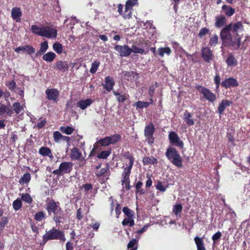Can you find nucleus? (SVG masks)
<instances>
[{
  "instance_id": "nucleus-1",
  "label": "nucleus",
  "mask_w": 250,
  "mask_h": 250,
  "mask_svg": "<svg viewBox=\"0 0 250 250\" xmlns=\"http://www.w3.org/2000/svg\"><path fill=\"white\" fill-rule=\"evenodd\" d=\"M244 30V26L241 21H237L235 23L231 22L226 25L220 32V37L223 42L227 40L231 41V45L236 46V48H239L240 46V38H238L236 42L232 41V37L231 34L238 36L239 31Z\"/></svg>"
},
{
  "instance_id": "nucleus-2",
  "label": "nucleus",
  "mask_w": 250,
  "mask_h": 250,
  "mask_svg": "<svg viewBox=\"0 0 250 250\" xmlns=\"http://www.w3.org/2000/svg\"><path fill=\"white\" fill-rule=\"evenodd\" d=\"M46 209L49 215H53V220L56 224L62 222V219L64 218V213L59 202L51 199L46 204Z\"/></svg>"
},
{
  "instance_id": "nucleus-3",
  "label": "nucleus",
  "mask_w": 250,
  "mask_h": 250,
  "mask_svg": "<svg viewBox=\"0 0 250 250\" xmlns=\"http://www.w3.org/2000/svg\"><path fill=\"white\" fill-rule=\"evenodd\" d=\"M46 233L42 236L41 245H44L47 241L51 240H60L62 242H64L66 240L64 232L62 230L53 228L49 231H46Z\"/></svg>"
},
{
  "instance_id": "nucleus-4",
  "label": "nucleus",
  "mask_w": 250,
  "mask_h": 250,
  "mask_svg": "<svg viewBox=\"0 0 250 250\" xmlns=\"http://www.w3.org/2000/svg\"><path fill=\"white\" fill-rule=\"evenodd\" d=\"M167 159L175 166L178 168L183 167V159L176 149L173 147L167 148L165 153Z\"/></svg>"
},
{
  "instance_id": "nucleus-5",
  "label": "nucleus",
  "mask_w": 250,
  "mask_h": 250,
  "mask_svg": "<svg viewBox=\"0 0 250 250\" xmlns=\"http://www.w3.org/2000/svg\"><path fill=\"white\" fill-rule=\"evenodd\" d=\"M195 89L203 95L204 98L208 101L213 103L216 100L215 94L212 92L210 89L200 84H197L195 86Z\"/></svg>"
},
{
  "instance_id": "nucleus-6",
  "label": "nucleus",
  "mask_w": 250,
  "mask_h": 250,
  "mask_svg": "<svg viewBox=\"0 0 250 250\" xmlns=\"http://www.w3.org/2000/svg\"><path fill=\"white\" fill-rule=\"evenodd\" d=\"M73 163L70 162H62L58 169L53 171V173L58 176L69 173L72 170Z\"/></svg>"
},
{
  "instance_id": "nucleus-7",
  "label": "nucleus",
  "mask_w": 250,
  "mask_h": 250,
  "mask_svg": "<svg viewBox=\"0 0 250 250\" xmlns=\"http://www.w3.org/2000/svg\"><path fill=\"white\" fill-rule=\"evenodd\" d=\"M155 132V127L152 123H150L145 127L144 130V135L147 143L151 145L154 143V138L153 134Z\"/></svg>"
},
{
  "instance_id": "nucleus-8",
  "label": "nucleus",
  "mask_w": 250,
  "mask_h": 250,
  "mask_svg": "<svg viewBox=\"0 0 250 250\" xmlns=\"http://www.w3.org/2000/svg\"><path fill=\"white\" fill-rule=\"evenodd\" d=\"M138 4V0H127L125 5V10L123 14V17L125 19H129L131 18V10L135 5Z\"/></svg>"
},
{
  "instance_id": "nucleus-9",
  "label": "nucleus",
  "mask_w": 250,
  "mask_h": 250,
  "mask_svg": "<svg viewBox=\"0 0 250 250\" xmlns=\"http://www.w3.org/2000/svg\"><path fill=\"white\" fill-rule=\"evenodd\" d=\"M57 30L51 26H43L41 37L48 39H55L57 36Z\"/></svg>"
},
{
  "instance_id": "nucleus-10",
  "label": "nucleus",
  "mask_w": 250,
  "mask_h": 250,
  "mask_svg": "<svg viewBox=\"0 0 250 250\" xmlns=\"http://www.w3.org/2000/svg\"><path fill=\"white\" fill-rule=\"evenodd\" d=\"M114 48L122 57L129 56L133 51L132 49L129 47L127 45H116Z\"/></svg>"
},
{
  "instance_id": "nucleus-11",
  "label": "nucleus",
  "mask_w": 250,
  "mask_h": 250,
  "mask_svg": "<svg viewBox=\"0 0 250 250\" xmlns=\"http://www.w3.org/2000/svg\"><path fill=\"white\" fill-rule=\"evenodd\" d=\"M168 139L170 143L173 145L179 147L180 148L184 147L183 141L180 140L179 137L175 132H170L168 134Z\"/></svg>"
},
{
  "instance_id": "nucleus-12",
  "label": "nucleus",
  "mask_w": 250,
  "mask_h": 250,
  "mask_svg": "<svg viewBox=\"0 0 250 250\" xmlns=\"http://www.w3.org/2000/svg\"><path fill=\"white\" fill-rule=\"evenodd\" d=\"M45 93L48 100L53 101L54 102H57L59 101L60 93L57 89L48 88L45 90Z\"/></svg>"
},
{
  "instance_id": "nucleus-13",
  "label": "nucleus",
  "mask_w": 250,
  "mask_h": 250,
  "mask_svg": "<svg viewBox=\"0 0 250 250\" xmlns=\"http://www.w3.org/2000/svg\"><path fill=\"white\" fill-rule=\"evenodd\" d=\"M201 56L205 62L209 63L213 60L214 55L209 47H204L201 49Z\"/></svg>"
},
{
  "instance_id": "nucleus-14",
  "label": "nucleus",
  "mask_w": 250,
  "mask_h": 250,
  "mask_svg": "<svg viewBox=\"0 0 250 250\" xmlns=\"http://www.w3.org/2000/svg\"><path fill=\"white\" fill-rule=\"evenodd\" d=\"M221 86L226 89L238 86V83L237 80L233 77H229L223 80L221 83Z\"/></svg>"
},
{
  "instance_id": "nucleus-15",
  "label": "nucleus",
  "mask_w": 250,
  "mask_h": 250,
  "mask_svg": "<svg viewBox=\"0 0 250 250\" xmlns=\"http://www.w3.org/2000/svg\"><path fill=\"white\" fill-rule=\"evenodd\" d=\"M13 114V110L11 108L10 104H7L6 105L4 104H0V115H7L11 117Z\"/></svg>"
},
{
  "instance_id": "nucleus-16",
  "label": "nucleus",
  "mask_w": 250,
  "mask_h": 250,
  "mask_svg": "<svg viewBox=\"0 0 250 250\" xmlns=\"http://www.w3.org/2000/svg\"><path fill=\"white\" fill-rule=\"evenodd\" d=\"M14 50L18 53H19L20 51H22L30 55L35 53V49L30 45L18 47L14 49Z\"/></svg>"
},
{
  "instance_id": "nucleus-17",
  "label": "nucleus",
  "mask_w": 250,
  "mask_h": 250,
  "mask_svg": "<svg viewBox=\"0 0 250 250\" xmlns=\"http://www.w3.org/2000/svg\"><path fill=\"white\" fill-rule=\"evenodd\" d=\"M105 84H103V87L107 92L111 91L115 84L114 79L110 76H107L105 78Z\"/></svg>"
},
{
  "instance_id": "nucleus-18",
  "label": "nucleus",
  "mask_w": 250,
  "mask_h": 250,
  "mask_svg": "<svg viewBox=\"0 0 250 250\" xmlns=\"http://www.w3.org/2000/svg\"><path fill=\"white\" fill-rule=\"evenodd\" d=\"M22 16V12L20 8L15 7L12 8L11 11V17L12 19L18 22H21V17Z\"/></svg>"
},
{
  "instance_id": "nucleus-19",
  "label": "nucleus",
  "mask_w": 250,
  "mask_h": 250,
  "mask_svg": "<svg viewBox=\"0 0 250 250\" xmlns=\"http://www.w3.org/2000/svg\"><path fill=\"white\" fill-rule=\"evenodd\" d=\"M232 104V102L231 101H229L228 100H223L219 104V106L217 108L218 113L221 115L223 114L225 108L229 106L231 104Z\"/></svg>"
},
{
  "instance_id": "nucleus-20",
  "label": "nucleus",
  "mask_w": 250,
  "mask_h": 250,
  "mask_svg": "<svg viewBox=\"0 0 250 250\" xmlns=\"http://www.w3.org/2000/svg\"><path fill=\"white\" fill-rule=\"evenodd\" d=\"M226 22L227 18L225 16L220 15L215 17V26L216 28H219L223 27Z\"/></svg>"
},
{
  "instance_id": "nucleus-21",
  "label": "nucleus",
  "mask_w": 250,
  "mask_h": 250,
  "mask_svg": "<svg viewBox=\"0 0 250 250\" xmlns=\"http://www.w3.org/2000/svg\"><path fill=\"white\" fill-rule=\"evenodd\" d=\"M183 120L187 125L190 126L194 124V120L192 118V115L191 113L186 110L183 114Z\"/></svg>"
},
{
  "instance_id": "nucleus-22",
  "label": "nucleus",
  "mask_w": 250,
  "mask_h": 250,
  "mask_svg": "<svg viewBox=\"0 0 250 250\" xmlns=\"http://www.w3.org/2000/svg\"><path fill=\"white\" fill-rule=\"evenodd\" d=\"M55 67L59 71L66 72L68 71L69 65L67 62L62 61H58L55 64Z\"/></svg>"
},
{
  "instance_id": "nucleus-23",
  "label": "nucleus",
  "mask_w": 250,
  "mask_h": 250,
  "mask_svg": "<svg viewBox=\"0 0 250 250\" xmlns=\"http://www.w3.org/2000/svg\"><path fill=\"white\" fill-rule=\"evenodd\" d=\"M222 10L226 16L230 17L234 15L235 9L229 5L224 4L222 7Z\"/></svg>"
},
{
  "instance_id": "nucleus-24",
  "label": "nucleus",
  "mask_w": 250,
  "mask_h": 250,
  "mask_svg": "<svg viewBox=\"0 0 250 250\" xmlns=\"http://www.w3.org/2000/svg\"><path fill=\"white\" fill-rule=\"evenodd\" d=\"M93 102V100L91 99L81 100L77 103V106L81 109L84 110L88 106H90L92 104Z\"/></svg>"
},
{
  "instance_id": "nucleus-25",
  "label": "nucleus",
  "mask_w": 250,
  "mask_h": 250,
  "mask_svg": "<svg viewBox=\"0 0 250 250\" xmlns=\"http://www.w3.org/2000/svg\"><path fill=\"white\" fill-rule=\"evenodd\" d=\"M39 153H40V154L43 156H48L51 159H52L53 158V155L52 154L51 150L48 147H41L39 150Z\"/></svg>"
},
{
  "instance_id": "nucleus-26",
  "label": "nucleus",
  "mask_w": 250,
  "mask_h": 250,
  "mask_svg": "<svg viewBox=\"0 0 250 250\" xmlns=\"http://www.w3.org/2000/svg\"><path fill=\"white\" fill-rule=\"evenodd\" d=\"M82 156V153L77 147H74L71 150L70 158L72 160H79Z\"/></svg>"
},
{
  "instance_id": "nucleus-27",
  "label": "nucleus",
  "mask_w": 250,
  "mask_h": 250,
  "mask_svg": "<svg viewBox=\"0 0 250 250\" xmlns=\"http://www.w3.org/2000/svg\"><path fill=\"white\" fill-rule=\"evenodd\" d=\"M194 240L197 247V250H206L202 238L196 236L194 237Z\"/></svg>"
},
{
  "instance_id": "nucleus-28",
  "label": "nucleus",
  "mask_w": 250,
  "mask_h": 250,
  "mask_svg": "<svg viewBox=\"0 0 250 250\" xmlns=\"http://www.w3.org/2000/svg\"><path fill=\"white\" fill-rule=\"evenodd\" d=\"M110 172L109 167H106L105 168H102L99 170H97L95 172V175L97 178H100L102 176H109Z\"/></svg>"
},
{
  "instance_id": "nucleus-29",
  "label": "nucleus",
  "mask_w": 250,
  "mask_h": 250,
  "mask_svg": "<svg viewBox=\"0 0 250 250\" xmlns=\"http://www.w3.org/2000/svg\"><path fill=\"white\" fill-rule=\"evenodd\" d=\"M142 161L144 165H155L158 163V160L152 156L144 157Z\"/></svg>"
},
{
  "instance_id": "nucleus-30",
  "label": "nucleus",
  "mask_w": 250,
  "mask_h": 250,
  "mask_svg": "<svg viewBox=\"0 0 250 250\" xmlns=\"http://www.w3.org/2000/svg\"><path fill=\"white\" fill-rule=\"evenodd\" d=\"M226 62L228 66H234L237 64V61L232 53L229 55Z\"/></svg>"
},
{
  "instance_id": "nucleus-31",
  "label": "nucleus",
  "mask_w": 250,
  "mask_h": 250,
  "mask_svg": "<svg viewBox=\"0 0 250 250\" xmlns=\"http://www.w3.org/2000/svg\"><path fill=\"white\" fill-rule=\"evenodd\" d=\"M48 48L47 41H44L41 44L40 48L36 54V57L41 56L44 54Z\"/></svg>"
},
{
  "instance_id": "nucleus-32",
  "label": "nucleus",
  "mask_w": 250,
  "mask_h": 250,
  "mask_svg": "<svg viewBox=\"0 0 250 250\" xmlns=\"http://www.w3.org/2000/svg\"><path fill=\"white\" fill-rule=\"evenodd\" d=\"M31 179V174L29 172L24 173L20 179L19 183L21 185L28 184Z\"/></svg>"
},
{
  "instance_id": "nucleus-33",
  "label": "nucleus",
  "mask_w": 250,
  "mask_h": 250,
  "mask_svg": "<svg viewBox=\"0 0 250 250\" xmlns=\"http://www.w3.org/2000/svg\"><path fill=\"white\" fill-rule=\"evenodd\" d=\"M56 55L53 52H49L43 54L42 59L48 62H52L55 59Z\"/></svg>"
},
{
  "instance_id": "nucleus-34",
  "label": "nucleus",
  "mask_w": 250,
  "mask_h": 250,
  "mask_svg": "<svg viewBox=\"0 0 250 250\" xmlns=\"http://www.w3.org/2000/svg\"><path fill=\"white\" fill-rule=\"evenodd\" d=\"M123 157L125 159L129 160V165L127 167H133L135 161L133 154L129 151H127L123 154Z\"/></svg>"
},
{
  "instance_id": "nucleus-35",
  "label": "nucleus",
  "mask_w": 250,
  "mask_h": 250,
  "mask_svg": "<svg viewBox=\"0 0 250 250\" xmlns=\"http://www.w3.org/2000/svg\"><path fill=\"white\" fill-rule=\"evenodd\" d=\"M171 53V50L169 47H160L158 49V54L159 56L163 57L164 54L169 56Z\"/></svg>"
},
{
  "instance_id": "nucleus-36",
  "label": "nucleus",
  "mask_w": 250,
  "mask_h": 250,
  "mask_svg": "<svg viewBox=\"0 0 250 250\" xmlns=\"http://www.w3.org/2000/svg\"><path fill=\"white\" fill-rule=\"evenodd\" d=\"M111 153V149L107 150L102 151L97 155V157L99 159H106Z\"/></svg>"
},
{
  "instance_id": "nucleus-37",
  "label": "nucleus",
  "mask_w": 250,
  "mask_h": 250,
  "mask_svg": "<svg viewBox=\"0 0 250 250\" xmlns=\"http://www.w3.org/2000/svg\"><path fill=\"white\" fill-rule=\"evenodd\" d=\"M110 145H114L121 140V136L120 134H116L108 136Z\"/></svg>"
},
{
  "instance_id": "nucleus-38",
  "label": "nucleus",
  "mask_w": 250,
  "mask_h": 250,
  "mask_svg": "<svg viewBox=\"0 0 250 250\" xmlns=\"http://www.w3.org/2000/svg\"><path fill=\"white\" fill-rule=\"evenodd\" d=\"M143 185V183L142 182L139 181H138L135 185V188H136V191L135 193L136 194H139L140 195H143L145 194V191L144 189L142 188V186Z\"/></svg>"
},
{
  "instance_id": "nucleus-39",
  "label": "nucleus",
  "mask_w": 250,
  "mask_h": 250,
  "mask_svg": "<svg viewBox=\"0 0 250 250\" xmlns=\"http://www.w3.org/2000/svg\"><path fill=\"white\" fill-rule=\"evenodd\" d=\"M60 130L63 133L71 135L74 132V129L68 125L66 126H62L60 127Z\"/></svg>"
},
{
  "instance_id": "nucleus-40",
  "label": "nucleus",
  "mask_w": 250,
  "mask_h": 250,
  "mask_svg": "<svg viewBox=\"0 0 250 250\" xmlns=\"http://www.w3.org/2000/svg\"><path fill=\"white\" fill-rule=\"evenodd\" d=\"M13 110L17 114H20L22 110H23V107L21 103L19 102H16L13 104Z\"/></svg>"
},
{
  "instance_id": "nucleus-41",
  "label": "nucleus",
  "mask_w": 250,
  "mask_h": 250,
  "mask_svg": "<svg viewBox=\"0 0 250 250\" xmlns=\"http://www.w3.org/2000/svg\"><path fill=\"white\" fill-rule=\"evenodd\" d=\"M133 217H127L125 218L122 223L123 226H128L132 227L134 225V221L132 218Z\"/></svg>"
},
{
  "instance_id": "nucleus-42",
  "label": "nucleus",
  "mask_w": 250,
  "mask_h": 250,
  "mask_svg": "<svg viewBox=\"0 0 250 250\" xmlns=\"http://www.w3.org/2000/svg\"><path fill=\"white\" fill-rule=\"evenodd\" d=\"M43 27H39L36 25H33L31 26V29L32 32L35 34L38 35L40 36H42L41 33L42 31Z\"/></svg>"
},
{
  "instance_id": "nucleus-43",
  "label": "nucleus",
  "mask_w": 250,
  "mask_h": 250,
  "mask_svg": "<svg viewBox=\"0 0 250 250\" xmlns=\"http://www.w3.org/2000/svg\"><path fill=\"white\" fill-rule=\"evenodd\" d=\"M182 209V205L181 204H178L173 206L172 211L175 215L178 216L180 214Z\"/></svg>"
},
{
  "instance_id": "nucleus-44",
  "label": "nucleus",
  "mask_w": 250,
  "mask_h": 250,
  "mask_svg": "<svg viewBox=\"0 0 250 250\" xmlns=\"http://www.w3.org/2000/svg\"><path fill=\"white\" fill-rule=\"evenodd\" d=\"M45 218V214L43 211H40L37 212L34 217L35 220L37 221H42Z\"/></svg>"
},
{
  "instance_id": "nucleus-45",
  "label": "nucleus",
  "mask_w": 250,
  "mask_h": 250,
  "mask_svg": "<svg viewBox=\"0 0 250 250\" xmlns=\"http://www.w3.org/2000/svg\"><path fill=\"white\" fill-rule=\"evenodd\" d=\"M113 93L114 95L117 97V101L119 103H123L127 99V97L125 95H121L115 91H113Z\"/></svg>"
},
{
  "instance_id": "nucleus-46",
  "label": "nucleus",
  "mask_w": 250,
  "mask_h": 250,
  "mask_svg": "<svg viewBox=\"0 0 250 250\" xmlns=\"http://www.w3.org/2000/svg\"><path fill=\"white\" fill-rule=\"evenodd\" d=\"M54 50L58 54H61L62 52L63 47L62 45L59 42H55L53 45Z\"/></svg>"
},
{
  "instance_id": "nucleus-47",
  "label": "nucleus",
  "mask_w": 250,
  "mask_h": 250,
  "mask_svg": "<svg viewBox=\"0 0 250 250\" xmlns=\"http://www.w3.org/2000/svg\"><path fill=\"white\" fill-rule=\"evenodd\" d=\"M22 205V202L19 198L17 199L13 202V207L16 211L19 210L21 208Z\"/></svg>"
},
{
  "instance_id": "nucleus-48",
  "label": "nucleus",
  "mask_w": 250,
  "mask_h": 250,
  "mask_svg": "<svg viewBox=\"0 0 250 250\" xmlns=\"http://www.w3.org/2000/svg\"><path fill=\"white\" fill-rule=\"evenodd\" d=\"M97 143L102 146H106L110 145L108 136L100 139Z\"/></svg>"
},
{
  "instance_id": "nucleus-49",
  "label": "nucleus",
  "mask_w": 250,
  "mask_h": 250,
  "mask_svg": "<svg viewBox=\"0 0 250 250\" xmlns=\"http://www.w3.org/2000/svg\"><path fill=\"white\" fill-rule=\"evenodd\" d=\"M123 211L128 217H133L135 215L134 211L132 210L127 207L123 208Z\"/></svg>"
},
{
  "instance_id": "nucleus-50",
  "label": "nucleus",
  "mask_w": 250,
  "mask_h": 250,
  "mask_svg": "<svg viewBox=\"0 0 250 250\" xmlns=\"http://www.w3.org/2000/svg\"><path fill=\"white\" fill-rule=\"evenodd\" d=\"M100 62L98 61H94L91 65V67L90 69V72L92 74H94L98 70L99 66H100Z\"/></svg>"
},
{
  "instance_id": "nucleus-51",
  "label": "nucleus",
  "mask_w": 250,
  "mask_h": 250,
  "mask_svg": "<svg viewBox=\"0 0 250 250\" xmlns=\"http://www.w3.org/2000/svg\"><path fill=\"white\" fill-rule=\"evenodd\" d=\"M21 199L27 203L30 204L32 202V199L28 193H22L21 195Z\"/></svg>"
},
{
  "instance_id": "nucleus-52",
  "label": "nucleus",
  "mask_w": 250,
  "mask_h": 250,
  "mask_svg": "<svg viewBox=\"0 0 250 250\" xmlns=\"http://www.w3.org/2000/svg\"><path fill=\"white\" fill-rule=\"evenodd\" d=\"M135 105L137 108H146L149 106L148 102L139 101L135 103Z\"/></svg>"
},
{
  "instance_id": "nucleus-53",
  "label": "nucleus",
  "mask_w": 250,
  "mask_h": 250,
  "mask_svg": "<svg viewBox=\"0 0 250 250\" xmlns=\"http://www.w3.org/2000/svg\"><path fill=\"white\" fill-rule=\"evenodd\" d=\"M218 37L216 34L214 35L210 38L209 41V45L211 46H215L218 43Z\"/></svg>"
},
{
  "instance_id": "nucleus-54",
  "label": "nucleus",
  "mask_w": 250,
  "mask_h": 250,
  "mask_svg": "<svg viewBox=\"0 0 250 250\" xmlns=\"http://www.w3.org/2000/svg\"><path fill=\"white\" fill-rule=\"evenodd\" d=\"M214 82L216 85V90H218L221 83V77L218 73H216L214 77Z\"/></svg>"
},
{
  "instance_id": "nucleus-55",
  "label": "nucleus",
  "mask_w": 250,
  "mask_h": 250,
  "mask_svg": "<svg viewBox=\"0 0 250 250\" xmlns=\"http://www.w3.org/2000/svg\"><path fill=\"white\" fill-rule=\"evenodd\" d=\"M132 168V167H125L124 169L123 172L122 174V177L123 178L129 177Z\"/></svg>"
},
{
  "instance_id": "nucleus-56",
  "label": "nucleus",
  "mask_w": 250,
  "mask_h": 250,
  "mask_svg": "<svg viewBox=\"0 0 250 250\" xmlns=\"http://www.w3.org/2000/svg\"><path fill=\"white\" fill-rule=\"evenodd\" d=\"M5 85L10 90H14L16 88V83L14 80L6 82Z\"/></svg>"
},
{
  "instance_id": "nucleus-57",
  "label": "nucleus",
  "mask_w": 250,
  "mask_h": 250,
  "mask_svg": "<svg viewBox=\"0 0 250 250\" xmlns=\"http://www.w3.org/2000/svg\"><path fill=\"white\" fill-rule=\"evenodd\" d=\"M62 135L59 131H55L53 133L54 141L56 143L59 142L62 139Z\"/></svg>"
},
{
  "instance_id": "nucleus-58",
  "label": "nucleus",
  "mask_w": 250,
  "mask_h": 250,
  "mask_svg": "<svg viewBox=\"0 0 250 250\" xmlns=\"http://www.w3.org/2000/svg\"><path fill=\"white\" fill-rule=\"evenodd\" d=\"M209 32V30L207 27H203L201 28L198 33V36L202 38L206 34H208Z\"/></svg>"
},
{
  "instance_id": "nucleus-59",
  "label": "nucleus",
  "mask_w": 250,
  "mask_h": 250,
  "mask_svg": "<svg viewBox=\"0 0 250 250\" xmlns=\"http://www.w3.org/2000/svg\"><path fill=\"white\" fill-rule=\"evenodd\" d=\"M156 188L161 192H165L167 190V187H165L161 181H158L155 186Z\"/></svg>"
},
{
  "instance_id": "nucleus-60",
  "label": "nucleus",
  "mask_w": 250,
  "mask_h": 250,
  "mask_svg": "<svg viewBox=\"0 0 250 250\" xmlns=\"http://www.w3.org/2000/svg\"><path fill=\"white\" fill-rule=\"evenodd\" d=\"M222 236V233L221 232L218 231L215 234H214L212 236V240L213 241V243H215L217 241L219 240Z\"/></svg>"
},
{
  "instance_id": "nucleus-61",
  "label": "nucleus",
  "mask_w": 250,
  "mask_h": 250,
  "mask_svg": "<svg viewBox=\"0 0 250 250\" xmlns=\"http://www.w3.org/2000/svg\"><path fill=\"white\" fill-rule=\"evenodd\" d=\"M8 219L7 217H2L1 221L0 222V227L2 229H3L8 224Z\"/></svg>"
},
{
  "instance_id": "nucleus-62",
  "label": "nucleus",
  "mask_w": 250,
  "mask_h": 250,
  "mask_svg": "<svg viewBox=\"0 0 250 250\" xmlns=\"http://www.w3.org/2000/svg\"><path fill=\"white\" fill-rule=\"evenodd\" d=\"M138 241L134 238L132 239L127 244V248L131 249V248H133L137 246V243Z\"/></svg>"
},
{
  "instance_id": "nucleus-63",
  "label": "nucleus",
  "mask_w": 250,
  "mask_h": 250,
  "mask_svg": "<svg viewBox=\"0 0 250 250\" xmlns=\"http://www.w3.org/2000/svg\"><path fill=\"white\" fill-rule=\"evenodd\" d=\"M31 228L32 230L36 233V235L39 233V227L36 225L35 223L32 222L31 223Z\"/></svg>"
},
{
  "instance_id": "nucleus-64",
  "label": "nucleus",
  "mask_w": 250,
  "mask_h": 250,
  "mask_svg": "<svg viewBox=\"0 0 250 250\" xmlns=\"http://www.w3.org/2000/svg\"><path fill=\"white\" fill-rule=\"evenodd\" d=\"M132 50L133 52L135 53H139V54H143L145 52L144 49L142 48H139L136 46L133 45L132 46Z\"/></svg>"
}]
</instances>
